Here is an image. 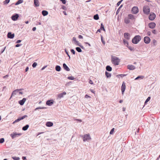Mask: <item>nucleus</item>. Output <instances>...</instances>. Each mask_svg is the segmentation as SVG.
I'll use <instances>...</instances> for the list:
<instances>
[{
	"mask_svg": "<svg viewBox=\"0 0 160 160\" xmlns=\"http://www.w3.org/2000/svg\"><path fill=\"white\" fill-rule=\"evenodd\" d=\"M111 61L112 63L115 65H118L120 62L119 58L115 56H112Z\"/></svg>",
	"mask_w": 160,
	"mask_h": 160,
	"instance_id": "2",
	"label": "nucleus"
},
{
	"mask_svg": "<svg viewBox=\"0 0 160 160\" xmlns=\"http://www.w3.org/2000/svg\"><path fill=\"white\" fill-rule=\"evenodd\" d=\"M19 17V15L18 14H16L15 15H12V19L13 21H16L17 20Z\"/></svg>",
	"mask_w": 160,
	"mask_h": 160,
	"instance_id": "15",
	"label": "nucleus"
},
{
	"mask_svg": "<svg viewBox=\"0 0 160 160\" xmlns=\"http://www.w3.org/2000/svg\"><path fill=\"white\" fill-rule=\"evenodd\" d=\"M124 22L126 24H128L130 22L129 19L128 18H125L124 20Z\"/></svg>",
	"mask_w": 160,
	"mask_h": 160,
	"instance_id": "23",
	"label": "nucleus"
},
{
	"mask_svg": "<svg viewBox=\"0 0 160 160\" xmlns=\"http://www.w3.org/2000/svg\"><path fill=\"white\" fill-rule=\"evenodd\" d=\"M126 75V74H119L117 75L116 77L118 78H119V76L121 77H123L125 76Z\"/></svg>",
	"mask_w": 160,
	"mask_h": 160,
	"instance_id": "38",
	"label": "nucleus"
},
{
	"mask_svg": "<svg viewBox=\"0 0 160 160\" xmlns=\"http://www.w3.org/2000/svg\"><path fill=\"white\" fill-rule=\"evenodd\" d=\"M156 26V24L154 22L149 23L148 24V26L151 29L154 28Z\"/></svg>",
	"mask_w": 160,
	"mask_h": 160,
	"instance_id": "12",
	"label": "nucleus"
},
{
	"mask_svg": "<svg viewBox=\"0 0 160 160\" xmlns=\"http://www.w3.org/2000/svg\"><path fill=\"white\" fill-rule=\"evenodd\" d=\"M6 47H4V49L1 51V53H2L4 52V51H5V50L6 49Z\"/></svg>",
	"mask_w": 160,
	"mask_h": 160,
	"instance_id": "59",
	"label": "nucleus"
},
{
	"mask_svg": "<svg viewBox=\"0 0 160 160\" xmlns=\"http://www.w3.org/2000/svg\"><path fill=\"white\" fill-rule=\"evenodd\" d=\"M36 27H33L32 28V30L33 31H35L36 30Z\"/></svg>",
	"mask_w": 160,
	"mask_h": 160,
	"instance_id": "63",
	"label": "nucleus"
},
{
	"mask_svg": "<svg viewBox=\"0 0 160 160\" xmlns=\"http://www.w3.org/2000/svg\"><path fill=\"white\" fill-rule=\"evenodd\" d=\"M144 78V76H139L135 78V80H137L139 79H142Z\"/></svg>",
	"mask_w": 160,
	"mask_h": 160,
	"instance_id": "32",
	"label": "nucleus"
},
{
	"mask_svg": "<svg viewBox=\"0 0 160 160\" xmlns=\"http://www.w3.org/2000/svg\"><path fill=\"white\" fill-rule=\"evenodd\" d=\"M126 85L124 82H123L121 86V91L122 94L123 95L126 89Z\"/></svg>",
	"mask_w": 160,
	"mask_h": 160,
	"instance_id": "8",
	"label": "nucleus"
},
{
	"mask_svg": "<svg viewBox=\"0 0 160 160\" xmlns=\"http://www.w3.org/2000/svg\"><path fill=\"white\" fill-rule=\"evenodd\" d=\"M22 89H17L14 91L12 93L10 99H11V98L13 96H14L15 95H17L18 94L21 95L23 93L22 92L19 91H20Z\"/></svg>",
	"mask_w": 160,
	"mask_h": 160,
	"instance_id": "4",
	"label": "nucleus"
},
{
	"mask_svg": "<svg viewBox=\"0 0 160 160\" xmlns=\"http://www.w3.org/2000/svg\"><path fill=\"white\" fill-rule=\"evenodd\" d=\"M10 2V0H5L3 2V3L5 4H8Z\"/></svg>",
	"mask_w": 160,
	"mask_h": 160,
	"instance_id": "42",
	"label": "nucleus"
},
{
	"mask_svg": "<svg viewBox=\"0 0 160 160\" xmlns=\"http://www.w3.org/2000/svg\"><path fill=\"white\" fill-rule=\"evenodd\" d=\"M27 117H28V116L27 115H24V116H22L21 117H19V118H20V119L21 120H22V119H24L25 118Z\"/></svg>",
	"mask_w": 160,
	"mask_h": 160,
	"instance_id": "43",
	"label": "nucleus"
},
{
	"mask_svg": "<svg viewBox=\"0 0 160 160\" xmlns=\"http://www.w3.org/2000/svg\"><path fill=\"white\" fill-rule=\"evenodd\" d=\"M141 38L139 35H137L134 37L132 39V42L133 43L137 44L141 40Z\"/></svg>",
	"mask_w": 160,
	"mask_h": 160,
	"instance_id": "3",
	"label": "nucleus"
},
{
	"mask_svg": "<svg viewBox=\"0 0 160 160\" xmlns=\"http://www.w3.org/2000/svg\"><path fill=\"white\" fill-rule=\"evenodd\" d=\"M85 98H91V97L88 96V95H86L85 96Z\"/></svg>",
	"mask_w": 160,
	"mask_h": 160,
	"instance_id": "51",
	"label": "nucleus"
},
{
	"mask_svg": "<svg viewBox=\"0 0 160 160\" xmlns=\"http://www.w3.org/2000/svg\"><path fill=\"white\" fill-rule=\"evenodd\" d=\"M26 98H23L22 100H20L19 101V103L21 105H23L25 101H26Z\"/></svg>",
	"mask_w": 160,
	"mask_h": 160,
	"instance_id": "19",
	"label": "nucleus"
},
{
	"mask_svg": "<svg viewBox=\"0 0 160 160\" xmlns=\"http://www.w3.org/2000/svg\"><path fill=\"white\" fill-rule=\"evenodd\" d=\"M46 104L49 106H51L52 105L53 103V100H48L46 102Z\"/></svg>",
	"mask_w": 160,
	"mask_h": 160,
	"instance_id": "17",
	"label": "nucleus"
},
{
	"mask_svg": "<svg viewBox=\"0 0 160 160\" xmlns=\"http://www.w3.org/2000/svg\"><path fill=\"white\" fill-rule=\"evenodd\" d=\"M101 39L102 42V43L103 44L105 45V42L103 40V37L102 35H101Z\"/></svg>",
	"mask_w": 160,
	"mask_h": 160,
	"instance_id": "40",
	"label": "nucleus"
},
{
	"mask_svg": "<svg viewBox=\"0 0 160 160\" xmlns=\"http://www.w3.org/2000/svg\"><path fill=\"white\" fill-rule=\"evenodd\" d=\"M34 4L36 6L38 7L39 6V3L38 0H34Z\"/></svg>",
	"mask_w": 160,
	"mask_h": 160,
	"instance_id": "25",
	"label": "nucleus"
},
{
	"mask_svg": "<svg viewBox=\"0 0 160 160\" xmlns=\"http://www.w3.org/2000/svg\"><path fill=\"white\" fill-rule=\"evenodd\" d=\"M37 65V63L36 62H34L33 63L32 66L33 68H35Z\"/></svg>",
	"mask_w": 160,
	"mask_h": 160,
	"instance_id": "46",
	"label": "nucleus"
},
{
	"mask_svg": "<svg viewBox=\"0 0 160 160\" xmlns=\"http://www.w3.org/2000/svg\"><path fill=\"white\" fill-rule=\"evenodd\" d=\"M132 12L133 14H136L138 12V7H134L132 9Z\"/></svg>",
	"mask_w": 160,
	"mask_h": 160,
	"instance_id": "9",
	"label": "nucleus"
},
{
	"mask_svg": "<svg viewBox=\"0 0 160 160\" xmlns=\"http://www.w3.org/2000/svg\"><path fill=\"white\" fill-rule=\"evenodd\" d=\"M100 29L101 30L102 29L104 31H105L104 26L102 23H101V24Z\"/></svg>",
	"mask_w": 160,
	"mask_h": 160,
	"instance_id": "36",
	"label": "nucleus"
},
{
	"mask_svg": "<svg viewBox=\"0 0 160 160\" xmlns=\"http://www.w3.org/2000/svg\"><path fill=\"white\" fill-rule=\"evenodd\" d=\"M156 16V15L154 13L151 12L148 17V18L150 20L152 21L155 19Z\"/></svg>",
	"mask_w": 160,
	"mask_h": 160,
	"instance_id": "6",
	"label": "nucleus"
},
{
	"mask_svg": "<svg viewBox=\"0 0 160 160\" xmlns=\"http://www.w3.org/2000/svg\"><path fill=\"white\" fill-rule=\"evenodd\" d=\"M63 68L65 70H66L67 71H69L70 69L67 66L66 64L65 63H63Z\"/></svg>",
	"mask_w": 160,
	"mask_h": 160,
	"instance_id": "20",
	"label": "nucleus"
},
{
	"mask_svg": "<svg viewBox=\"0 0 160 160\" xmlns=\"http://www.w3.org/2000/svg\"><path fill=\"white\" fill-rule=\"evenodd\" d=\"M150 98H150V97H149L147 99L146 101H145V104H146V103L150 100Z\"/></svg>",
	"mask_w": 160,
	"mask_h": 160,
	"instance_id": "41",
	"label": "nucleus"
},
{
	"mask_svg": "<svg viewBox=\"0 0 160 160\" xmlns=\"http://www.w3.org/2000/svg\"><path fill=\"white\" fill-rule=\"evenodd\" d=\"M128 18L129 19H131L132 20H134L135 19V18L134 16L133 15L131 14H129L128 15Z\"/></svg>",
	"mask_w": 160,
	"mask_h": 160,
	"instance_id": "22",
	"label": "nucleus"
},
{
	"mask_svg": "<svg viewBox=\"0 0 160 160\" xmlns=\"http://www.w3.org/2000/svg\"><path fill=\"white\" fill-rule=\"evenodd\" d=\"M152 42L154 46H156L157 44V41L155 39H153L152 41Z\"/></svg>",
	"mask_w": 160,
	"mask_h": 160,
	"instance_id": "37",
	"label": "nucleus"
},
{
	"mask_svg": "<svg viewBox=\"0 0 160 160\" xmlns=\"http://www.w3.org/2000/svg\"><path fill=\"white\" fill-rule=\"evenodd\" d=\"M144 41L145 43L148 44L150 42V39L148 37H145L144 38Z\"/></svg>",
	"mask_w": 160,
	"mask_h": 160,
	"instance_id": "11",
	"label": "nucleus"
},
{
	"mask_svg": "<svg viewBox=\"0 0 160 160\" xmlns=\"http://www.w3.org/2000/svg\"><path fill=\"white\" fill-rule=\"evenodd\" d=\"M128 48L131 51L133 50V48L131 47H128Z\"/></svg>",
	"mask_w": 160,
	"mask_h": 160,
	"instance_id": "55",
	"label": "nucleus"
},
{
	"mask_svg": "<svg viewBox=\"0 0 160 160\" xmlns=\"http://www.w3.org/2000/svg\"><path fill=\"white\" fill-rule=\"evenodd\" d=\"M65 52H66V53L67 54V55L68 56V57L69 59H70V55H69V54L68 53V51H67V50L66 49L65 50Z\"/></svg>",
	"mask_w": 160,
	"mask_h": 160,
	"instance_id": "48",
	"label": "nucleus"
},
{
	"mask_svg": "<svg viewBox=\"0 0 160 160\" xmlns=\"http://www.w3.org/2000/svg\"><path fill=\"white\" fill-rule=\"evenodd\" d=\"M89 83L91 84H93V82L92 81V80H90L89 81Z\"/></svg>",
	"mask_w": 160,
	"mask_h": 160,
	"instance_id": "56",
	"label": "nucleus"
},
{
	"mask_svg": "<svg viewBox=\"0 0 160 160\" xmlns=\"http://www.w3.org/2000/svg\"><path fill=\"white\" fill-rule=\"evenodd\" d=\"M21 135V133H17L16 132H13L10 134V136L12 139H13L18 136H20Z\"/></svg>",
	"mask_w": 160,
	"mask_h": 160,
	"instance_id": "7",
	"label": "nucleus"
},
{
	"mask_svg": "<svg viewBox=\"0 0 160 160\" xmlns=\"http://www.w3.org/2000/svg\"><path fill=\"white\" fill-rule=\"evenodd\" d=\"M46 126L48 127H51L53 125V123L51 122H48L46 124Z\"/></svg>",
	"mask_w": 160,
	"mask_h": 160,
	"instance_id": "21",
	"label": "nucleus"
},
{
	"mask_svg": "<svg viewBox=\"0 0 160 160\" xmlns=\"http://www.w3.org/2000/svg\"><path fill=\"white\" fill-rule=\"evenodd\" d=\"M106 69L108 71H111L112 70V68L110 66H107L106 67Z\"/></svg>",
	"mask_w": 160,
	"mask_h": 160,
	"instance_id": "28",
	"label": "nucleus"
},
{
	"mask_svg": "<svg viewBox=\"0 0 160 160\" xmlns=\"http://www.w3.org/2000/svg\"><path fill=\"white\" fill-rule=\"evenodd\" d=\"M4 139L3 138H2L0 139V143H2L4 142Z\"/></svg>",
	"mask_w": 160,
	"mask_h": 160,
	"instance_id": "49",
	"label": "nucleus"
},
{
	"mask_svg": "<svg viewBox=\"0 0 160 160\" xmlns=\"http://www.w3.org/2000/svg\"><path fill=\"white\" fill-rule=\"evenodd\" d=\"M62 8L63 10H66V8L65 6H63L62 7Z\"/></svg>",
	"mask_w": 160,
	"mask_h": 160,
	"instance_id": "57",
	"label": "nucleus"
},
{
	"mask_svg": "<svg viewBox=\"0 0 160 160\" xmlns=\"http://www.w3.org/2000/svg\"><path fill=\"white\" fill-rule=\"evenodd\" d=\"M45 108V107H38V108H36L35 109H34V110L35 111H36L38 109H44V108Z\"/></svg>",
	"mask_w": 160,
	"mask_h": 160,
	"instance_id": "45",
	"label": "nucleus"
},
{
	"mask_svg": "<svg viewBox=\"0 0 160 160\" xmlns=\"http://www.w3.org/2000/svg\"><path fill=\"white\" fill-rule=\"evenodd\" d=\"M124 37L127 40H128L130 39V35L128 33H125L124 34Z\"/></svg>",
	"mask_w": 160,
	"mask_h": 160,
	"instance_id": "14",
	"label": "nucleus"
},
{
	"mask_svg": "<svg viewBox=\"0 0 160 160\" xmlns=\"http://www.w3.org/2000/svg\"><path fill=\"white\" fill-rule=\"evenodd\" d=\"M94 19L95 20H98L99 19V17L98 14H96L94 16Z\"/></svg>",
	"mask_w": 160,
	"mask_h": 160,
	"instance_id": "33",
	"label": "nucleus"
},
{
	"mask_svg": "<svg viewBox=\"0 0 160 160\" xmlns=\"http://www.w3.org/2000/svg\"><path fill=\"white\" fill-rule=\"evenodd\" d=\"M143 11L144 13L146 14H148L150 12V9L148 6H145L143 7Z\"/></svg>",
	"mask_w": 160,
	"mask_h": 160,
	"instance_id": "5",
	"label": "nucleus"
},
{
	"mask_svg": "<svg viewBox=\"0 0 160 160\" xmlns=\"http://www.w3.org/2000/svg\"><path fill=\"white\" fill-rule=\"evenodd\" d=\"M71 51L73 54H75V51L74 49H72L71 50Z\"/></svg>",
	"mask_w": 160,
	"mask_h": 160,
	"instance_id": "52",
	"label": "nucleus"
},
{
	"mask_svg": "<svg viewBox=\"0 0 160 160\" xmlns=\"http://www.w3.org/2000/svg\"><path fill=\"white\" fill-rule=\"evenodd\" d=\"M28 69H29V68H28V67H26V69H25V71L27 72L28 70Z\"/></svg>",
	"mask_w": 160,
	"mask_h": 160,
	"instance_id": "62",
	"label": "nucleus"
},
{
	"mask_svg": "<svg viewBox=\"0 0 160 160\" xmlns=\"http://www.w3.org/2000/svg\"><path fill=\"white\" fill-rule=\"evenodd\" d=\"M23 2V0H18L17 2L15 3V5H18L21 3H22Z\"/></svg>",
	"mask_w": 160,
	"mask_h": 160,
	"instance_id": "30",
	"label": "nucleus"
},
{
	"mask_svg": "<svg viewBox=\"0 0 160 160\" xmlns=\"http://www.w3.org/2000/svg\"><path fill=\"white\" fill-rule=\"evenodd\" d=\"M48 14V11L45 10H43L42 11V14L43 16H46Z\"/></svg>",
	"mask_w": 160,
	"mask_h": 160,
	"instance_id": "24",
	"label": "nucleus"
},
{
	"mask_svg": "<svg viewBox=\"0 0 160 160\" xmlns=\"http://www.w3.org/2000/svg\"><path fill=\"white\" fill-rule=\"evenodd\" d=\"M60 1H62V3L65 4L66 3V2L65 0H60Z\"/></svg>",
	"mask_w": 160,
	"mask_h": 160,
	"instance_id": "53",
	"label": "nucleus"
},
{
	"mask_svg": "<svg viewBox=\"0 0 160 160\" xmlns=\"http://www.w3.org/2000/svg\"><path fill=\"white\" fill-rule=\"evenodd\" d=\"M21 120L20 118H18L16 120L14 121L12 124H14L15 123L19 122V121Z\"/></svg>",
	"mask_w": 160,
	"mask_h": 160,
	"instance_id": "35",
	"label": "nucleus"
},
{
	"mask_svg": "<svg viewBox=\"0 0 160 160\" xmlns=\"http://www.w3.org/2000/svg\"><path fill=\"white\" fill-rule=\"evenodd\" d=\"M76 50L78 52H82L81 49L79 47H77L76 48Z\"/></svg>",
	"mask_w": 160,
	"mask_h": 160,
	"instance_id": "34",
	"label": "nucleus"
},
{
	"mask_svg": "<svg viewBox=\"0 0 160 160\" xmlns=\"http://www.w3.org/2000/svg\"><path fill=\"white\" fill-rule=\"evenodd\" d=\"M128 68L131 70H133L135 69V67L132 65H129L127 66Z\"/></svg>",
	"mask_w": 160,
	"mask_h": 160,
	"instance_id": "16",
	"label": "nucleus"
},
{
	"mask_svg": "<svg viewBox=\"0 0 160 160\" xmlns=\"http://www.w3.org/2000/svg\"><path fill=\"white\" fill-rule=\"evenodd\" d=\"M105 75L108 78H110L111 76V73L106 71L105 72Z\"/></svg>",
	"mask_w": 160,
	"mask_h": 160,
	"instance_id": "27",
	"label": "nucleus"
},
{
	"mask_svg": "<svg viewBox=\"0 0 160 160\" xmlns=\"http://www.w3.org/2000/svg\"><path fill=\"white\" fill-rule=\"evenodd\" d=\"M21 42V40H18L16 42V43H19Z\"/></svg>",
	"mask_w": 160,
	"mask_h": 160,
	"instance_id": "61",
	"label": "nucleus"
},
{
	"mask_svg": "<svg viewBox=\"0 0 160 160\" xmlns=\"http://www.w3.org/2000/svg\"><path fill=\"white\" fill-rule=\"evenodd\" d=\"M78 38H79V39H82L83 38V37L81 35H79L78 36Z\"/></svg>",
	"mask_w": 160,
	"mask_h": 160,
	"instance_id": "58",
	"label": "nucleus"
},
{
	"mask_svg": "<svg viewBox=\"0 0 160 160\" xmlns=\"http://www.w3.org/2000/svg\"><path fill=\"white\" fill-rule=\"evenodd\" d=\"M61 69V68L60 66H58V65L56 66V68H55V69L57 71H58V72L60 71Z\"/></svg>",
	"mask_w": 160,
	"mask_h": 160,
	"instance_id": "29",
	"label": "nucleus"
},
{
	"mask_svg": "<svg viewBox=\"0 0 160 160\" xmlns=\"http://www.w3.org/2000/svg\"><path fill=\"white\" fill-rule=\"evenodd\" d=\"M14 37V33L12 34L11 32H9L8 34V37L9 38L12 39Z\"/></svg>",
	"mask_w": 160,
	"mask_h": 160,
	"instance_id": "18",
	"label": "nucleus"
},
{
	"mask_svg": "<svg viewBox=\"0 0 160 160\" xmlns=\"http://www.w3.org/2000/svg\"><path fill=\"white\" fill-rule=\"evenodd\" d=\"M114 128H112L110 132V134H113L114 131Z\"/></svg>",
	"mask_w": 160,
	"mask_h": 160,
	"instance_id": "47",
	"label": "nucleus"
},
{
	"mask_svg": "<svg viewBox=\"0 0 160 160\" xmlns=\"http://www.w3.org/2000/svg\"><path fill=\"white\" fill-rule=\"evenodd\" d=\"M73 41L75 42V44H77V45L79 46L82 48H83V47L81 45L80 43L78 41L76 40V38L74 37L73 38Z\"/></svg>",
	"mask_w": 160,
	"mask_h": 160,
	"instance_id": "10",
	"label": "nucleus"
},
{
	"mask_svg": "<svg viewBox=\"0 0 160 160\" xmlns=\"http://www.w3.org/2000/svg\"><path fill=\"white\" fill-rule=\"evenodd\" d=\"M63 14H64V15H67V13H66V12L65 11H63Z\"/></svg>",
	"mask_w": 160,
	"mask_h": 160,
	"instance_id": "64",
	"label": "nucleus"
},
{
	"mask_svg": "<svg viewBox=\"0 0 160 160\" xmlns=\"http://www.w3.org/2000/svg\"><path fill=\"white\" fill-rule=\"evenodd\" d=\"M12 158L14 160H19L20 159L19 157H13Z\"/></svg>",
	"mask_w": 160,
	"mask_h": 160,
	"instance_id": "39",
	"label": "nucleus"
},
{
	"mask_svg": "<svg viewBox=\"0 0 160 160\" xmlns=\"http://www.w3.org/2000/svg\"><path fill=\"white\" fill-rule=\"evenodd\" d=\"M29 127V126L28 125H26L25 126L23 127V128H22V129L23 131H26L28 129Z\"/></svg>",
	"mask_w": 160,
	"mask_h": 160,
	"instance_id": "26",
	"label": "nucleus"
},
{
	"mask_svg": "<svg viewBox=\"0 0 160 160\" xmlns=\"http://www.w3.org/2000/svg\"><path fill=\"white\" fill-rule=\"evenodd\" d=\"M152 32L153 33L155 34H156V31L155 30H153L152 31Z\"/></svg>",
	"mask_w": 160,
	"mask_h": 160,
	"instance_id": "54",
	"label": "nucleus"
},
{
	"mask_svg": "<svg viewBox=\"0 0 160 160\" xmlns=\"http://www.w3.org/2000/svg\"><path fill=\"white\" fill-rule=\"evenodd\" d=\"M66 94V92H63L62 93L58 94V98H63V95H65Z\"/></svg>",
	"mask_w": 160,
	"mask_h": 160,
	"instance_id": "13",
	"label": "nucleus"
},
{
	"mask_svg": "<svg viewBox=\"0 0 160 160\" xmlns=\"http://www.w3.org/2000/svg\"><path fill=\"white\" fill-rule=\"evenodd\" d=\"M84 142H89L91 140V138L89 134H86L81 136Z\"/></svg>",
	"mask_w": 160,
	"mask_h": 160,
	"instance_id": "1",
	"label": "nucleus"
},
{
	"mask_svg": "<svg viewBox=\"0 0 160 160\" xmlns=\"http://www.w3.org/2000/svg\"><path fill=\"white\" fill-rule=\"evenodd\" d=\"M68 79H69V80H73L74 79V77H73V76H69V77H68Z\"/></svg>",
	"mask_w": 160,
	"mask_h": 160,
	"instance_id": "44",
	"label": "nucleus"
},
{
	"mask_svg": "<svg viewBox=\"0 0 160 160\" xmlns=\"http://www.w3.org/2000/svg\"><path fill=\"white\" fill-rule=\"evenodd\" d=\"M123 42L124 44L127 46L128 47V41L125 39L123 40Z\"/></svg>",
	"mask_w": 160,
	"mask_h": 160,
	"instance_id": "31",
	"label": "nucleus"
},
{
	"mask_svg": "<svg viewBox=\"0 0 160 160\" xmlns=\"http://www.w3.org/2000/svg\"><path fill=\"white\" fill-rule=\"evenodd\" d=\"M21 44H17L16 45V46H16V47H19L20 46H21Z\"/></svg>",
	"mask_w": 160,
	"mask_h": 160,
	"instance_id": "60",
	"label": "nucleus"
},
{
	"mask_svg": "<svg viewBox=\"0 0 160 160\" xmlns=\"http://www.w3.org/2000/svg\"><path fill=\"white\" fill-rule=\"evenodd\" d=\"M123 0H121L120 1H119V2H118V3H117V6H119Z\"/></svg>",
	"mask_w": 160,
	"mask_h": 160,
	"instance_id": "50",
	"label": "nucleus"
}]
</instances>
